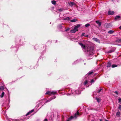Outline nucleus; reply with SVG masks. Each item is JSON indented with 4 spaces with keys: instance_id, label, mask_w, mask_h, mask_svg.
Returning <instances> with one entry per match:
<instances>
[{
    "instance_id": "nucleus-1",
    "label": "nucleus",
    "mask_w": 121,
    "mask_h": 121,
    "mask_svg": "<svg viewBox=\"0 0 121 121\" xmlns=\"http://www.w3.org/2000/svg\"><path fill=\"white\" fill-rule=\"evenodd\" d=\"M79 44L83 49H84L85 52H86L87 51L88 56L91 57L94 52L93 48L88 45L85 46L82 43H79Z\"/></svg>"
},
{
    "instance_id": "nucleus-2",
    "label": "nucleus",
    "mask_w": 121,
    "mask_h": 121,
    "mask_svg": "<svg viewBox=\"0 0 121 121\" xmlns=\"http://www.w3.org/2000/svg\"><path fill=\"white\" fill-rule=\"evenodd\" d=\"M88 80L87 79V78H86L84 82L82 83L79 86L81 87V89H83L89 86V85H88Z\"/></svg>"
},
{
    "instance_id": "nucleus-3",
    "label": "nucleus",
    "mask_w": 121,
    "mask_h": 121,
    "mask_svg": "<svg viewBox=\"0 0 121 121\" xmlns=\"http://www.w3.org/2000/svg\"><path fill=\"white\" fill-rule=\"evenodd\" d=\"M79 113L78 111H77V112L73 116H71V117L69 118L66 121H70V120L73 118L76 119L77 117L79 116Z\"/></svg>"
},
{
    "instance_id": "nucleus-4",
    "label": "nucleus",
    "mask_w": 121,
    "mask_h": 121,
    "mask_svg": "<svg viewBox=\"0 0 121 121\" xmlns=\"http://www.w3.org/2000/svg\"><path fill=\"white\" fill-rule=\"evenodd\" d=\"M81 87L79 86L78 89V90H76L75 91H74L72 90V93L73 94H80L81 91L83 89H81Z\"/></svg>"
},
{
    "instance_id": "nucleus-5",
    "label": "nucleus",
    "mask_w": 121,
    "mask_h": 121,
    "mask_svg": "<svg viewBox=\"0 0 121 121\" xmlns=\"http://www.w3.org/2000/svg\"><path fill=\"white\" fill-rule=\"evenodd\" d=\"M56 91L52 92H51L50 91H48L46 92V93L45 94H48L50 95H51L52 94L55 95L56 94Z\"/></svg>"
},
{
    "instance_id": "nucleus-6",
    "label": "nucleus",
    "mask_w": 121,
    "mask_h": 121,
    "mask_svg": "<svg viewBox=\"0 0 121 121\" xmlns=\"http://www.w3.org/2000/svg\"><path fill=\"white\" fill-rule=\"evenodd\" d=\"M78 30V29H77L75 27H74L73 29L71 30V32L72 33H75L76 31H77Z\"/></svg>"
},
{
    "instance_id": "nucleus-7",
    "label": "nucleus",
    "mask_w": 121,
    "mask_h": 121,
    "mask_svg": "<svg viewBox=\"0 0 121 121\" xmlns=\"http://www.w3.org/2000/svg\"><path fill=\"white\" fill-rule=\"evenodd\" d=\"M114 13V11H108V14L109 15H112Z\"/></svg>"
},
{
    "instance_id": "nucleus-8",
    "label": "nucleus",
    "mask_w": 121,
    "mask_h": 121,
    "mask_svg": "<svg viewBox=\"0 0 121 121\" xmlns=\"http://www.w3.org/2000/svg\"><path fill=\"white\" fill-rule=\"evenodd\" d=\"M115 50V48H113V49L111 50L108 51V53H110L113 52H114Z\"/></svg>"
},
{
    "instance_id": "nucleus-9",
    "label": "nucleus",
    "mask_w": 121,
    "mask_h": 121,
    "mask_svg": "<svg viewBox=\"0 0 121 121\" xmlns=\"http://www.w3.org/2000/svg\"><path fill=\"white\" fill-rule=\"evenodd\" d=\"M56 98V97L55 96H54L52 98H51L49 100L46 101V103L49 102L51 101L52 99H55Z\"/></svg>"
},
{
    "instance_id": "nucleus-10",
    "label": "nucleus",
    "mask_w": 121,
    "mask_h": 121,
    "mask_svg": "<svg viewBox=\"0 0 121 121\" xmlns=\"http://www.w3.org/2000/svg\"><path fill=\"white\" fill-rule=\"evenodd\" d=\"M92 39L94 40L96 42H99H99H100L99 40L97 38H93Z\"/></svg>"
},
{
    "instance_id": "nucleus-11",
    "label": "nucleus",
    "mask_w": 121,
    "mask_h": 121,
    "mask_svg": "<svg viewBox=\"0 0 121 121\" xmlns=\"http://www.w3.org/2000/svg\"><path fill=\"white\" fill-rule=\"evenodd\" d=\"M68 4L71 7L73 5H75V3L73 2H68Z\"/></svg>"
},
{
    "instance_id": "nucleus-12",
    "label": "nucleus",
    "mask_w": 121,
    "mask_h": 121,
    "mask_svg": "<svg viewBox=\"0 0 121 121\" xmlns=\"http://www.w3.org/2000/svg\"><path fill=\"white\" fill-rule=\"evenodd\" d=\"M93 72L91 71V72H89L85 76V78H86V77H87L89 75L91 74H92V73H93Z\"/></svg>"
},
{
    "instance_id": "nucleus-13",
    "label": "nucleus",
    "mask_w": 121,
    "mask_h": 121,
    "mask_svg": "<svg viewBox=\"0 0 121 121\" xmlns=\"http://www.w3.org/2000/svg\"><path fill=\"white\" fill-rule=\"evenodd\" d=\"M64 25V24H60L59 26V28L61 29H63L64 28V26H62V25Z\"/></svg>"
},
{
    "instance_id": "nucleus-14",
    "label": "nucleus",
    "mask_w": 121,
    "mask_h": 121,
    "mask_svg": "<svg viewBox=\"0 0 121 121\" xmlns=\"http://www.w3.org/2000/svg\"><path fill=\"white\" fill-rule=\"evenodd\" d=\"M34 111V109H32V110H31V111H29V112H28L26 114V116H27V115H29V114H30V113H31L32 112H33V111Z\"/></svg>"
},
{
    "instance_id": "nucleus-15",
    "label": "nucleus",
    "mask_w": 121,
    "mask_h": 121,
    "mask_svg": "<svg viewBox=\"0 0 121 121\" xmlns=\"http://www.w3.org/2000/svg\"><path fill=\"white\" fill-rule=\"evenodd\" d=\"M96 22L98 24V26H101V23L100 22H99V21H96Z\"/></svg>"
},
{
    "instance_id": "nucleus-16",
    "label": "nucleus",
    "mask_w": 121,
    "mask_h": 121,
    "mask_svg": "<svg viewBox=\"0 0 121 121\" xmlns=\"http://www.w3.org/2000/svg\"><path fill=\"white\" fill-rule=\"evenodd\" d=\"M111 62H108L107 65V68L110 67L111 66Z\"/></svg>"
},
{
    "instance_id": "nucleus-17",
    "label": "nucleus",
    "mask_w": 121,
    "mask_h": 121,
    "mask_svg": "<svg viewBox=\"0 0 121 121\" xmlns=\"http://www.w3.org/2000/svg\"><path fill=\"white\" fill-rule=\"evenodd\" d=\"M121 17L120 16H116L115 17V19L116 20H118L120 19Z\"/></svg>"
},
{
    "instance_id": "nucleus-18",
    "label": "nucleus",
    "mask_w": 121,
    "mask_h": 121,
    "mask_svg": "<svg viewBox=\"0 0 121 121\" xmlns=\"http://www.w3.org/2000/svg\"><path fill=\"white\" fill-rule=\"evenodd\" d=\"M4 95V92H2L1 94L0 95V97L1 98H3Z\"/></svg>"
},
{
    "instance_id": "nucleus-19",
    "label": "nucleus",
    "mask_w": 121,
    "mask_h": 121,
    "mask_svg": "<svg viewBox=\"0 0 121 121\" xmlns=\"http://www.w3.org/2000/svg\"><path fill=\"white\" fill-rule=\"evenodd\" d=\"M103 90L102 88H100L99 89H97L96 91L97 93H99Z\"/></svg>"
},
{
    "instance_id": "nucleus-20",
    "label": "nucleus",
    "mask_w": 121,
    "mask_h": 121,
    "mask_svg": "<svg viewBox=\"0 0 121 121\" xmlns=\"http://www.w3.org/2000/svg\"><path fill=\"white\" fill-rule=\"evenodd\" d=\"M9 121H21L18 119H11L9 120Z\"/></svg>"
},
{
    "instance_id": "nucleus-21",
    "label": "nucleus",
    "mask_w": 121,
    "mask_h": 121,
    "mask_svg": "<svg viewBox=\"0 0 121 121\" xmlns=\"http://www.w3.org/2000/svg\"><path fill=\"white\" fill-rule=\"evenodd\" d=\"M114 31L113 30H110L108 32V33L110 34H112L114 33Z\"/></svg>"
},
{
    "instance_id": "nucleus-22",
    "label": "nucleus",
    "mask_w": 121,
    "mask_h": 121,
    "mask_svg": "<svg viewBox=\"0 0 121 121\" xmlns=\"http://www.w3.org/2000/svg\"><path fill=\"white\" fill-rule=\"evenodd\" d=\"M4 89V86H0V90H3Z\"/></svg>"
},
{
    "instance_id": "nucleus-23",
    "label": "nucleus",
    "mask_w": 121,
    "mask_h": 121,
    "mask_svg": "<svg viewBox=\"0 0 121 121\" xmlns=\"http://www.w3.org/2000/svg\"><path fill=\"white\" fill-rule=\"evenodd\" d=\"M77 21L76 19H74L70 20V22H76Z\"/></svg>"
},
{
    "instance_id": "nucleus-24",
    "label": "nucleus",
    "mask_w": 121,
    "mask_h": 121,
    "mask_svg": "<svg viewBox=\"0 0 121 121\" xmlns=\"http://www.w3.org/2000/svg\"><path fill=\"white\" fill-rule=\"evenodd\" d=\"M81 25V24H77L76 26H75V27L78 29L79 27H80Z\"/></svg>"
},
{
    "instance_id": "nucleus-25",
    "label": "nucleus",
    "mask_w": 121,
    "mask_h": 121,
    "mask_svg": "<svg viewBox=\"0 0 121 121\" xmlns=\"http://www.w3.org/2000/svg\"><path fill=\"white\" fill-rule=\"evenodd\" d=\"M116 115L118 117H119L120 115V113L119 112H117L116 113Z\"/></svg>"
},
{
    "instance_id": "nucleus-26",
    "label": "nucleus",
    "mask_w": 121,
    "mask_h": 121,
    "mask_svg": "<svg viewBox=\"0 0 121 121\" xmlns=\"http://www.w3.org/2000/svg\"><path fill=\"white\" fill-rule=\"evenodd\" d=\"M70 18L69 17H67L65 18L64 19V20H66L67 21H69V20Z\"/></svg>"
},
{
    "instance_id": "nucleus-27",
    "label": "nucleus",
    "mask_w": 121,
    "mask_h": 121,
    "mask_svg": "<svg viewBox=\"0 0 121 121\" xmlns=\"http://www.w3.org/2000/svg\"><path fill=\"white\" fill-rule=\"evenodd\" d=\"M96 80V79L95 78L92 79L91 81V83H92L94 82Z\"/></svg>"
},
{
    "instance_id": "nucleus-28",
    "label": "nucleus",
    "mask_w": 121,
    "mask_h": 121,
    "mask_svg": "<svg viewBox=\"0 0 121 121\" xmlns=\"http://www.w3.org/2000/svg\"><path fill=\"white\" fill-rule=\"evenodd\" d=\"M117 42L119 43H121V39H117L116 41Z\"/></svg>"
},
{
    "instance_id": "nucleus-29",
    "label": "nucleus",
    "mask_w": 121,
    "mask_h": 121,
    "mask_svg": "<svg viewBox=\"0 0 121 121\" xmlns=\"http://www.w3.org/2000/svg\"><path fill=\"white\" fill-rule=\"evenodd\" d=\"M117 65L115 64L111 66L112 67V68L115 67H117Z\"/></svg>"
},
{
    "instance_id": "nucleus-30",
    "label": "nucleus",
    "mask_w": 121,
    "mask_h": 121,
    "mask_svg": "<svg viewBox=\"0 0 121 121\" xmlns=\"http://www.w3.org/2000/svg\"><path fill=\"white\" fill-rule=\"evenodd\" d=\"M52 3L54 5H55L56 4V1L55 0H52Z\"/></svg>"
},
{
    "instance_id": "nucleus-31",
    "label": "nucleus",
    "mask_w": 121,
    "mask_h": 121,
    "mask_svg": "<svg viewBox=\"0 0 121 121\" xmlns=\"http://www.w3.org/2000/svg\"><path fill=\"white\" fill-rule=\"evenodd\" d=\"M90 26V25L88 23H87L85 25V27H88V26Z\"/></svg>"
},
{
    "instance_id": "nucleus-32",
    "label": "nucleus",
    "mask_w": 121,
    "mask_h": 121,
    "mask_svg": "<svg viewBox=\"0 0 121 121\" xmlns=\"http://www.w3.org/2000/svg\"><path fill=\"white\" fill-rule=\"evenodd\" d=\"M96 100L97 102H98V103L100 101V99L99 98H96Z\"/></svg>"
},
{
    "instance_id": "nucleus-33",
    "label": "nucleus",
    "mask_w": 121,
    "mask_h": 121,
    "mask_svg": "<svg viewBox=\"0 0 121 121\" xmlns=\"http://www.w3.org/2000/svg\"><path fill=\"white\" fill-rule=\"evenodd\" d=\"M118 108L120 110H121V105H119Z\"/></svg>"
},
{
    "instance_id": "nucleus-34",
    "label": "nucleus",
    "mask_w": 121,
    "mask_h": 121,
    "mask_svg": "<svg viewBox=\"0 0 121 121\" xmlns=\"http://www.w3.org/2000/svg\"><path fill=\"white\" fill-rule=\"evenodd\" d=\"M114 93L116 94L117 95H119V94L117 91H115L114 92Z\"/></svg>"
},
{
    "instance_id": "nucleus-35",
    "label": "nucleus",
    "mask_w": 121,
    "mask_h": 121,
    "mask_svg": "<svg viewBox=\"0 0 121 121\" xmlns=\"http://www.w3.org/2000/svg\"><path fill=\"white\" fill-rule=\"evenodd\" d=\"M118 102L119 103L121 102V98H120L118 99Z\"/></svg>"
},
{
    "instance_id": "nucleus-36",
    "label": "nucleus",
    "mask_w": 121,
    "mask_h": 121,
    "mask_svg": "<svg viewBox=\"0 0 121 121\" xmlns=\"http://www.w3.org/2000/svg\"><path fill=\"white\" fill-rule=\"evenodd\" d=\"M70 29L69 28H67V29H66L65 30V31H68Z\"/></svg>"
},
{
    "instance_id": "nucleus-37",
    "label": "nucleus",
    "mask_w": 121,
    "mask_h": 121,
    "mask_svg": "<svg viewBox=\"0 0 121 121\" xmlns=\"http://www.w3.org/2000/svg\"><path fill=\"white\" fill-rule=\"evenodd\" d=\"M85 34V33H82V35H81V36H84L85 35H84Z\"/></svg>"
},
{
    "instance_id": "nucleus-38",
    "label": "nucleus",
    "mask_w": 121,
    "mask_h": 121,
    "mask_svg": "<svg viewBox=\"0 0 121 121\" xmlns=\"http://www.w3.org/2000/svg\"><path fill=\"white\" fill-rule=\"evenodd\" d=\"M66 94L67 95H71V93H67Z\"/></svg>"
},
{
    "instance_id": "nucleus-39",
    "label": "nucleus",
    "mask_w": 121,
    "mask_h": 121,
    "mask_svg": "<svg viewBox=\"0 0 121 121\" xmlns=\"http://www.w3.org/2000/svg\"><path fill=\"white\" fill-rule=\"evenodd\" d=\"M84 36L86 37H87L88 36V35H85Z\"/></svg>"
},
{
    "instance_id": "nucleus-40",
    "label": "nucleus",
    "mask_w": 121,
    "mask_h": 121,
    "mask_svg": "<svg viewBox=\"0 0 121 121\" xmlns=\"http://www.w3.org/2000/svg\"><path fill=\"white\" fill-rule=\"evenodd\" d=\"M43 121H48L47 119H45Z\"/></svg>"
},
{
    "instance_id": "nucleus-41",
    "label": "nucleus",
    "mask_w": 121,
    "mask_h": 121,
    "mask_svg": "<svg viewBox=\"0 0 121 121\" xmlns=\"http://www.w3.org/2000/svg\"><path fill=\"white\" fill-rule=\"evenodd\" d=\"M119 28L120 29H121V26L119 27Z\"/></svg>"
},
{
    "instance_id": "nucleus-42",
    "label": "nucleus",
    "mask_w": 121,
    "mask_h": 121,
    "mask_svg": "<svg viewBox=\"0 0 121 121\" xmlns=\"http://www.w3.org/2000/svg\"><path fill=\"white\" fill-rule=\"evenodd\" d=\"M59 11H62V10H61V9H59Z\"/></svg>"
},
{
    "instance_id": "nucleus-43",
    "label": "nucleus",
    "mask_w": 121,
    "mask_h": 121,
    "mask_svg": "<svg viewBox=\"0 0 121 121\" xmlns=\"http://www.w3.org/2000/svg\"><path fill=\"white\" fill-rule=\"evenodd\" d=\"M78 61V60H77V61H75V62H74V63H76V62L77 61Z\"/></svg>"
},
{
    "instance_id": "nucleus-44",
    "label": "nucleus",
    "mask_w": 121,
    "mask_h": 121,
    "mask_svg": "<svg viewBox=\"0 0 121 121\" xmlns=\"http://www.w3.org/2000/svg\"><path fill=\"white\" fill-rule=\"evenodd\" d=\"M111 24H108V26H109Z\"/></svg>"
},
{
    "instance_id": "nucleus-45",
    "label": "nucleus",
    "mask_w": 121,
    "mask_h": 121,
    "mask_svg": "<svg viewBox=\"0 0 121 121\" xmlns=\"http://www.w3.org/2000/svg\"><path fill=\"white\" fill-rule=\"evenodd\" d=\"M100 121H102V120H101V119H100Z\"/></svg>"
},
{
    "instance_id": "nucleus-46",
    "label": "nucleus",
    "mask_w": 121,
    "mask_h": 121,
    "mask_svg": "<svg viewBox=\"0 0 121 121\" xmlns=\"http://www.w3.org/2000/svg\"><path fill=\"white\" fill-rule=\"evenodd\" d=\"M84 64V65H85V64H86V63H85Z\"/></svg>"
}]
</instances>
